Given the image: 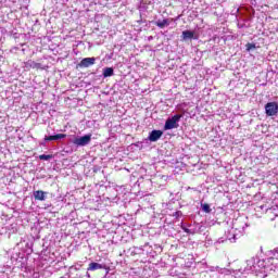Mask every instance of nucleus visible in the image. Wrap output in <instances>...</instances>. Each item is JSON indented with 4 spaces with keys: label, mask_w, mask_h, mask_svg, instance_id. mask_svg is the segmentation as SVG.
<instances>
[{
    "label": "nucleus",
    "mask_w": 278,
    "mask_h": 278,
    "mask_svg": "<svg viewBox=\"0 0 278 278\" xmlns=\"http://www.w3.org/2000/svg\"><path fill=\"white\" fill-rule=\"evenodd\" d=\"M181 116H182L181 114H176L172 118L166 119L165 125H164L165 131H168V129L177 128V123H179V121H181Z\"/></svg>",
    "instance_id": "1"
},
{
    "label": "nucleus",
    "mask_w": 278,
    "mask_h": 278,
    "mask_svg": "<svg viewBox=\"0 0 278 278\" xmlns=\"http://www.w3.org/2000/svg\"><path fill=\"white\" fill-rule=\"evenodd\" d=\"M94 62H97L94 56L85 58L76 65V68H88L89 66H94Z\"/></svg>",
    "instance_id": "2"
},
{
    "label": "nucleus",
    "mask_w": 278,
    "mask_h": 278,
    "mask_svg": "<svg viewBox=\"0 0 278 278\" xmlns=\"http://www.w3.org/2000/svg\"><path fill=\"white\" fill-rule=\"evenodd\" d=\"M90 140H92V135H85L80 138H75L74 144L76 147H86V144H90Z\"/></svg>",
    "instance_id": "3"
},
{
    "label": "nucleus",
    "mask_w": 278,
    "mask_h": 278,
    "mask_svg": "<svg viewBox=\"0 0 278 278\" xmlns=\"http://www.w3.org/2000/svg\"><path fill=\"white\" fill-rule=\"evenodd\" d=\"M265 112L267 114V116H276V114L278 113V105L275 102H268L265 105Z\"/></svg>",
    "instance_id": "4"
},
{
    "label": "nucleus",
    "mask_w": 278,
    "mask_h": 278,
    "mask_svg": "<svg viewBox=\"0 0 278 278\" xmlns=\"http://www.w3.org/2000/svg\"><path fill=\"white\" fill-rule=\"evenodd\" d=\"M164 135V131L162 130H152L149 136L150 142H157L162 136Z\"/></svg>",
    "instance_id": "5"
},
{
    "label": "nucleus",
    "mask_w": 278,
    "mask_h": 278,
    "mask_svg": "<svg viewBox=\"0 0 278 278\" xmlns=\"http://www.w3.org/2000/svg\"><path fill=\"white\" fill-rule=\"evenodd\" d=\"M64 138H66V134H58V135H52V136L45 137V141L46 142H51L53 140H62Z\"/></svg>",
    "instance_id": "6"
},
{
    "label": "nucleus",
    "mask_w": 278,
    "mask_h": 278,
    "mask_svg": "<svg viewBox=\"0 0 278 278\" xmlns=\"http://www.w3.org/2000/svg\"><path fill=\"white\" fill-rule=\"evenodd\" d=\"M47 192L37 190L34 192L35 201H45Z\"/></svg>",
    "instance_id": "7"
},
{
    "label": "nucleus",
    "mask_w": 278,
    "mask_h": 278,
    "mask_svg": "<svg viewBox=\"0 0 278 278\" xmlns=\"http://www.w3.org/2000/svg\"><path fill=\"white\" fill-rule=\"evenodd\" d=\"M103 269V265L99 264V263H90L87 270H101Z\"/></svg>",
    "instance_id": "8"
},
{
    "label": "nucleus",
    "mask_w": 278,
    "mask_h": 278,
    "mask_svg": "<svg viewBox=\"0 0 278 278\" xmlns=\"http://www.w3.org/2000/svg\"><path fill=\"white\" fill-rule=\"evenodd\" d=\"M182 38L184 40H192V38H194V31H191V30L182 31Z\"/></svg>",
    "instance_id": "9"
},
{
    "label": "nucleus",
    "mask_w": 278,
    "mask_h": 278,
    "mask_svg": "<svg viewBox=\"0 0 278 278\" xmlns=\"http://www.w3.org/2000/svg\"><path fill=\"white\" fill-rule=\"evenodd\" d=\"M112 75H114V68L105 67L103 70V77H112Z\"/></svg>",
    "instance_id": "10"
},
{
    "label": "nucleus",
    "mask_w": 278,
    "mask_h": 278,
    "mask_svg": "<svg viewBox=\"0 0 278 278\" xmlns=\"http://www.w3.org/2000/svg\"><path fill=\"white\" fill-rule=\"evenodd\" d=\"M166 25H169L168 20H163L161 22H156V27H160L161 29H164V27H166Z\"/></svg>",
    "instance_id": "11"
},
{
    "label": "nucleus",
    "mask_w": 278,
    "mask_h": 278,
    "mask_svg": "<svg viewBox=\"0 0 278 278\" xmlns=\"http://www.w3.org/2000/svg\"><path fill=\"white\" fill-rule=\"evenodd\" d=\"M53 157V155H51V154H40L39 155V160H43V161H49V160H51Z\"/></svg>",
    "instance_id": "12"
},
{
    "label": "nucleus",
    "mask_w": 278,
    "mask_h": 278,
    "mask_svg": "<svg viewBox=\"0 0 278 278\" xmlns=\"http://www.w3.org/2000/svg\"><path fill=\"white\" fill-rule=\"evenodd\" d=\"M202 210L203 212H205L206 214H210V212H212V208L210 207V204L205 203L202 205Z\"/></svg>",
    "instance_id": "13"
},
{
    "label": "nucleus",
    "mask_w": 278,
    "mask_h": 278,
    "mask_svg": "<svg viewBox=\"0 0 278 278\" xmlns=\"http://www.w3.org/2000/svg\"><path fill=\"white\" fill-rule=\"evenodd\" d=\"M251 49H255V43H248L247 45V50L251 51Z\"/></svg>",
    "instance_id": "14"
},
{
    "label": "nucleus",
    "mask_w": 278,
    "mask_h": 278,
    "mask_svg": "<svg viewBox=\"0 0 278 278\" xmlns=\"http://www.w3.org/2000/svg\"><path fill=\"white\" fill-rule=\"evenodd\" d=\"M179 214H180V212L177 211V212L174 213V216H179Z\"/></svg>",
    "instance_id": "15"
}]
</instances>
